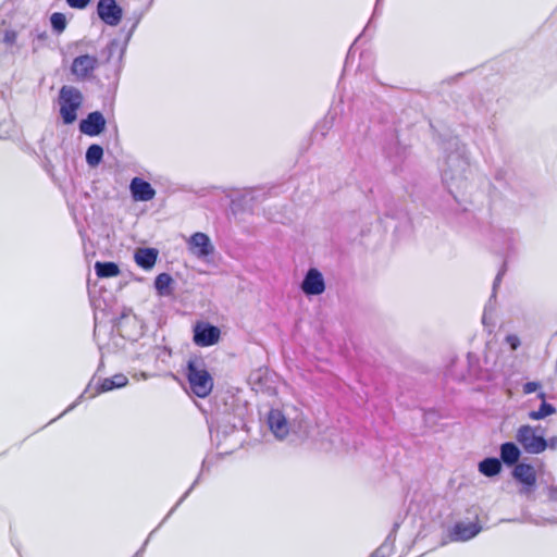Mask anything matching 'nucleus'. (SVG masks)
I'll return each mask as SVG.
<instances>
[{
  "label": "nucleus",
  "mask_w": 557,
  "mask_h": 557,
  "mask_svg": "<svg viewBox=\"0 0 557 557\" xmlns=\"http://www.w3.org/2000/svg\"><path fill=\"white\" fill-rule=\"evenodd\" d=\"M135 262L144 270H150L157 262L158 250L154 248H138L134 255Z\"/></svg>",
  "instance_id": "14"
},
{
  "label": "nucleus",
  "mask_w": 557,
  "mask_h": 557,
  "mask_svg": "<svg viewBox=\"0 0 557 557\" xmlns=\"http://www.w3.org/2000/svg\"><path fill=\"white\" fill-rule=\"evenodd\" d=\"M268 423L276 437L284 438L288 434V422L281 411L271 410L268 416Z\"/></svg>",
  "instance_id": "13"
},
{
  "label": "nucleus",
  "mask_w": 557,
  "mask_h": 557,
  "mask_svg": "<svg viewBox=\"0 0 557 557\" xmlns=\"http://www.w3.org/2000/svg\"><path fill=\"white\" fill-rule=\"evenodd\" d=\"M187 381L193 394L199 398L208 397L213 389V379L205 364L196 361H188Z\"/></svg>",
  "instance_id": "1"
},
{
  "label": "nucleus",
  "mask_w": 557,
  "mask_h": 557,
  "mask_svg": "<svg viewBox=\"0 0 557 557\" xmlns=\"http://www.w3.org/2000/svg\"><path fill=\"white\" fill-rule=\"evenodd\" d=\"M188 249L198 258H206L214 250L207 234L197 232L188 240Z\"/></svg>",
  "instance_id": "8"
},
{
  "label": "nucleus",
  "mask_w": 557,
  "mask_h": 557,
  "mask_svg": "<svg viewBox=\"0 0 557 557\" xmlns=\"http://www.w3.org/2000/svg\"><path fill=\"white\" fill-rule=\"evenodd\" d=\"M506 343L512 350H516L520 346V338L516 334H509L505 338Z\"/></svg>",
  "instance_id": "24"
},
{
  "label": "nucleus",
  "mask_w": 557,
  "mask_h": 557,
  "mask_svg": "<svg viewBox=\"0 0 557 557\" xmlns=\"http://www.w3.org/2000/svg\"><path fill=\"white\" fill-rule=\"evenodd\" d=\"M516 440L528 454L539 455L548 448L541 426L524 424L518 428Z\"/></svg>",
  "instance_id": "2"
},
{
  "label": "nucleus",
  "mask_w": 557,
  "mask_h": 557,
  "mask_svg": "<svg viewBox=\"0 0 557 557\" xmlns=\"http://www.w3.org/2000/svg\"><path fill=\"white\" fill-rule=\"evenodd\" d=\"M555 412L556 408L553 405L548 403H542L537 410L529 412V418L531 420H542L550 414H554Z\"/></svg>",
  "instance_id": "21"
},
{
  "label": "nucleus",
  "mask_w": 557,
  "mask_h": 557,
  "mask_svg": "<svg viewBox=\"0 0 557 557\" xmlns=\"http://www.w3.org/2000/svg\"><path fill=\"white\" fill-rule=\"evenodd\" d=\"M521 456L518 446L511 442H506L500 446V461L507 466L517 465Z\"/></svg>",
  "instance_id": "15"
},
{
  "label": "nucleus",
  "mask_w": 557,
  "mask_h": 557,
  "mask_svg": "<svg viewBox=\"0 0 557 557\" xmlns=\"http://www.w3.org/2000/svg\"><path fill=\"white\" fill-rule=\"evenodd\" d=\"M96 274L100 278L115 277L121 271L116 263L114 262H101L97 261L95 263Z\"/></svg>",
  "instance_id": "16"
},
{
  "label": "nucleus",
  "mask_w": 557,
  "mask_h": 557,
  "mask_svg": "<svg viewBox=\"0 0 557 557\" xmlns=\"http://www.w3.org/2000/svg\"><path fill=\"white\" fill-rule=\"evenodd\" d=\"M369 557H383V556L379 552H374Z\"/></svg>",
  "instance_id": "28"
},
{
  "label": "nucleus",
  "mask_w": 557,
  "mask_h": 557,
  "mask_svg": "<svg viewBox=\"0 0 557 557\" xmlns=\"http://www.w3.org/2000/svg\"><path fill=\"white\" fill-rule=\"evenodd\" d=\"M479 471L485 476L497 475L502 471V461L497 458H485L479 463Z\"/></svg>",
  "instance_id": "17"
},
{
  "label": "nucleus",
  "mask_w": 557,
  "mask_h": 557,
  "mask_svg": "<svg viewBox=\"0 0 557 557\" xmlns=\"http://www.w3.org/2000/svg\"><path fill=\"white\" fill-rule=\"evenodd\" d=\"M129 189L135 201H149L156 196V190L150 183L140 177H134L132 180Z\"/></svg>",
  "instance_id": "10"
},
{
  "label": "nucleus",
  "mask_w": 557,
  "mask_h": 557,
  "mask_svg": "<svg viewBox=\"0 0 557 557\" xmlns=\"http://www.w3.org/2000/svg\"><path fill=\"white\" fill-rule=\"evenodd\" d=\"M103 157V149L99 145H91L86 151V161L90 166H97Z\"/></svg>",
  "instance_id": "20"
},
{
  "label": "nucleus",
  "mask_w": 557,
  "mask_h": 557,
  "mask_svg": "<svg viewBox=\"0 0 557 557\" xmlns=\"http://www.w3.org/2000/svg\"><path fill=\"white\" fill-rule=\"evenodd\" d=\"M97 13L100 20L110 26L119 25L123 16V10L115 0H99Z\"/></svg>",
  "instance_id": "5"
},
{
  "label": "nucleus",
  "mask_w": 557,
  "mask_h": 557,
  "mask_svg": "<svg viewBox=\"0 0 557 557\" xmlns=\"http://www.w3.org/2000/svg\"><path fill=\"white\" fill-rule=\"evenodd\" d=\"M91 0H66L67 4L73 9H85Z\"/></svg>",
  "instance_id": "25"
},
{
  "label": "nucleus",
  "mask_w": 557,
  "mask_h": 557,
  "mask_svg": "<svg viewBox=\"0 0 557 557\" xmlns=\"http://www.w3.org/2000/svg\"><path fill=\"white\" fill-rule=\"evenodd\" d=\"M482 528L479 521L474 522H457L451 530V539L454 541H469L481 532Z\"/></svg>",
  "instance_id": "12"
},
{
  "label": "nucleus",
  "mask_w": 557,
  "mask_h": 557,
  "mask_svg": "<svg viewBox=\"0 0 557 557\" xmlns=\"http://www.w3.org/2000/svg\"><path fill=\"white\" fill-rule=\"evenodd\" d=\"M548 447L552 448V449H556L557 448V436H553L550 437L548 441Z\"/></svg>",
  "instance_id": "26"
},
{
  "label": "nucleus",
  "mask_w": 557,
  "mask_h": 557,
  "mask_svg": "<svg viewBox=\"0 0 557 557\" xmlns=\"http://www.w3.org/2000/svg\"><path fill=\"white\" fill-rule=\"evenodd\" d=\"M5 41H12L15 37H10V36H7V37H3Z\"/></svg>",
  "instance_id": "29"
},
{
  "label": "nucleus",
  "mask_w": 557,
  "mask_h": 557,
  "mask_svg": "<svg viewBox=\"0 0 557 557\" xmlns=\"http://www.w3.org/2000/svg\"><path fill=\"white\" fill-rule=\"evenodd\" d=\"M513 478L523 485L525 492H531L536 485V471L532 465L517 463L512 471Z\"/></svg>",
  "instance_id": "7"
},
{
  "label": "nucleus",
  "mask_w": 557,
  "mask_h": 557,
  "mask_svg": "<svg viewBox=\"0 0 557 557\" xmlns=\"http://www.w3.org/2000/svg\"><path fill=\"white\" fill-rule=\"evenodd\" d=\"M50 22L52 28L58 33H62L66 27V17L61 12L52 13V15L50 16Z\"/></svg>",
  "instance_id": "22"
},
{
  "label": "nucleus",
  "mask_w": 557,
  "mask_h": 557,
  "mask_svg": "<svg viewBox=\"0 0 557 557\" xmlns=\"http://www.w3.org/2000/svg\"><path fill=\"white\" fill-rule=\"evenodd\" d=\"M220 329L207 322L199 321L194 325V343L199 347H209L220 339Z\"/></svg>",
  "instance_id": "4"
},
{
  "label": "nucleus",
  "mask_w": 557,
  "mask_h": 557,
  "mask_svg": "<svg viewBox=\"0 0 557 557\" xmlns=\"http://www.w3.org/2000/svg\"><path fill=\"white\" fill-rule=\"evenodd\" d=\"M537 397L542 400V403H546L545 399H546V394L544 392H540L537 394Z\"/></svg>",
  "instance_id": "27"
},
{
  "label": "nucleus",
  "mask_w": 557,
  "mask_h": 557,
  "mask_svg": "<svg viewBox=\"0 0 557 557\" xmlns=\"http://www.w3.org/2000/svg\"><path fill=\"white\" fill-rule=\"evenodd\" d=\"M128 380L124 374H115L111 377H106L99 385L100 392H109L114 388L123 387L127 384Z\"/></svg>",
  "instance_id": "18"
},
{
  "label": "nucleus",
  "mask_w": 557,
  "mask_h": 557,
  "mask_svg": "<svg viewBox=\"0 0 557 557\" xmlns=\"http://www.w3.org/2000/svg\"><path fill=\"white\" fill-rule=\"evenodd\" d=\"M98 65L96 57L83 54L73 60L71 71L77 79L90 77Z\"/></svg>",
  "instance_id": "6"
},
{
  "label": "nucleus",
  "mask_w": 557,
  "mask_h": 557,
  "mask_svg": "<svg viewBox=\"0 0 557 557\" xmlns=\"http://www.w3.org/2000/svg\"><path fill=\"white\" fill-rule=\"evenodd\" d=\"M540 387L541 384L539 382H527L523 384L522 392L523 394L529 395L540 389Z\"/></svg>",
  "instance_id": "23"
},
{
  "label": "nucleus",
  "mask_w": 557,
  "mask_h": 557,
  "mask_svg": "<svg viewBox=\"0 0 557 557\" xmlns=\"http://www.w3.org/2000/svg\"><path fill=\"white\" fill-rule=\"evenodd\" d=\"M83 102L82 92L73 86H63L59 94L60 115L65 124L76 121L77 110Z\"/></svg>",
  "instance_id": "3"
},
{
  "label": "nucleus",
  "mask_w": 557,
  "mask_h": 557,
  "mask_svg": "<svg viewBox=\"0 0 557 557\" xmlns=\"http://www.w3.org/2000/svg\"><path fill=\"white\" fill-rule=\"evenodd\" d=\"M173 283V278L168 273H161L156 277L154 287L159 295H170L171 294V284Z\"/></svg>",
  "instance_id": "19"
},
{
  "label": "nucleus",
  "mask_w": 557,
  "mask_h": 557,
  "mask_svg": "<svg viewBox=\"0 0 557 557\" xmlns=\"http://www.w3.org/2000/svg\"><path fill=\"white\" fill-rule=\"evenodd\" d=\"M106 127V120L103 115L98 112H91L85 120L81 122V132L88 136L99 135Z\"/></svg>",
  "instance_id": "11"
},
{
  "label": "nucleus",
  "mask_w": 557,
  "mask_h": 557,
  "mask_svg": "<svg viewBox=\"0 0 557 557\" xmlns=\"http://www.w3.org/2000/svg\"><path fill=\"white\" fill-rule=\"evenodd\" d=\"M301 289L306 295L322 294L325 290V283L321 272L311 268L301 283Z\"/></svg>",
  "instance_id": "9"
}]
</instances>
